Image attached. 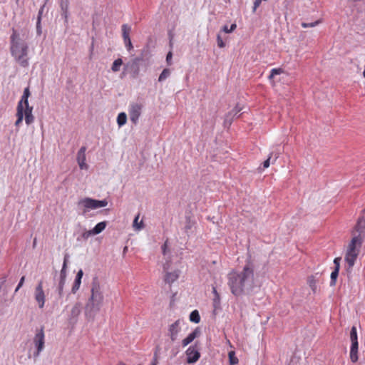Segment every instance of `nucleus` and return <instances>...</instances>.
I'll use <instances>...</instances> for the list:
<instances>
[{
    "label": "nucleus",
    "mask_w": 365,
    "mask_h": 365,
    "mask_svg": "<svg viewBox=\"0 0 365 365\" xmlns=\"http://www.w3.org/2000/svg\"><path fill=\"white\" fill-rule=\"evenodd\" d=\"M30 91L29 88L27 87L24 89L23 96H21V100L19 101L17 106H21L24 108V106H28L29 105V97L30 96Z\"/></svg>",
    "instance_id": "obj_16"
},
{
    "label": "nucleus",
    "mask_w": 365,
    "mask_h": 365,
    "mask_svg": "<svg viewBox=\"0 0 365 365\" xmlns=\"http://www.w3.org/2000/svg\"><path fill=\"white\" fill-rule=\"evenodd\" d=\"M340 258H335L334 260V263L335 264V268H338L339 270L340 264H339Z\"/></svg>",
    "instance_id": "obj_51"
},
{
    "label": "nucleus",
    "mask_w": 365,
    "mask_h": 365,
    "mask_svg": "<svg viewBox=\"0 0 365 365\" xmlns=\"http://www.w3.org/2000/svg\"><path fill=\"white\" fill-rule=\"evenodd\" d=\"M126 49L130 51L133 48L130 38H128L123 41Z\"/></svg>",
    "instance_id": "obj_40"
},
{
    "label": "nucleus",
    "mask_w": 365,
    "mask_h": 365,
    "mask_svg": "<svg viewBox=\"0 0 365 365\" xmlns=\"http://www.w3.org/2000/svg\"><path fill=\"white\" fill-rule=\"evenodd\" d=\"M172 57H173V53L171 51H169L166 56V62L168 65H171L172 64Z\"/></svg>",
    "instance_id": "obj_46"
},
{
    "label": "nucleus",
    "mask_w": 365,
    "mask_h": 365,
    "mask_svg": "<svg viewBox=\"0 0 365 365\" xmlns=\"http://www.w3.org/2000/svg\"><path fill=\"white\" fill-rule=\"evenodd\" d=\"M33 344L35 347V351H34L32 356L34 359H36L45 347V334L43 327L36 329L35 336L33 339Z\"/></svg>",
    "instance_id": "obj_6"
},
{
    "label": "nucleus",
    "mask_w": 365,
    "mask_h": 365,
    "mask_svg": "<svg viewBox=\"0 0 365 365\" xmlns=\"http://www.w3.org/2000/svg\"><path fill=\"white\" fill-rule=\"evenodd\" d=\"M151 365H156V363H155V362H153V363L151 364Z\"/></svg>",
    "instance_id": "obj_56"
},
{
    "label": "nucleus",
    "mask_w": 365,
    "mask_h": 365,
    "mask_svg": "<svg viewBox=\"0 0 365 365\" xmlns=\"http://www.w3.org/2000/svg\"><path fill=\"white\" fill-rule=\"evenodd\" d=\"M179 277V273L178 271H174L172 272H167L165 277V281L167 283H173L176 281Z\"/></svg>",
    "instance_id": "obj_19"
},
{
    "label": "nucleus",
    "mask_w": 365,
    "mask_h": 365,
    "mask_svg": "<svg viewBox=\"0 0 365 365\" xmlns=\"http://www.w3.org/2000/svg\"><path fill=\"white\" fill-rule=\"evenodd\" d=\"M272 153H274L273 156H272V159H273L272 163H273L279 158L280 152H279V150H274Z\"/></svg>",
    "instance_id": "obj_47"
},
{
    "label": "nucleus",
    "mask_w": 365,
    "mask_h": 365,
    "mask_svg": "<svg viewBox=\"0 0 365 365\" xmlns=\"http://www.w3.org/2000/svg\"><path fill=\"white\" fill-rule=\"evenodd\" d=\"M104 300V296L97 277L93 279L91 295L84 307V316L90 322L93 321L99 312Z\"/></svg>",
    "instance_id": "obj_4"
},
{
    "label": "nucleus",
    "mask_w": 365,
    "mask_h": 365,
    "mask_svg": "<svg viewBox=\"0 0 365 365\" xmlns=\"http://www.w3.org/2000/svg\"><path fill=\"white\" fill-rule=\"evenodd\" d=\"M81 281L75 279L71 291L73 294H75L78 289L81 286Z\"/></svg>",
    "instance_id": "obj_37"
},
{
    "label": "nucleus",
    "mask_w": 365,
    "mask_h": 365,
    "mask_svg": "<svg viewBox=\"0 0 365 365\" xmlns=\"http://www.w3.org/2000/svg\"><path fill=\"white\" fill-rule=\"evenodd\" d=\"M131 31V28L127 24H123L122 26V33H123V41L128 38H130L129 34Z\"/></svg>",
    "instance_id": "obj_25"
},
{
    "label": "nucleus",
    "mask_w": 365,
    "mask_h": 365,
    "mask_svg": "<svg viewBox=\"0 0 365 365\" xmlns=\"http://www.w3.org/2000/svg\"><path fill=\"white\" fill-rule=\"evenodd\" d=\"M20 288L21 287H19V284H18L16 288V289H15V292H18Z\"/></svg>",
    "instance_id": "obj_54"
},
{
    "label": "nucleus",
    "mask_w": 365,
    "mask_h": 365,
    "mask_svg": "<svg viewBox=\"0 0 365 365\" xmlns=\"http://www.w3.org/2000/svg\"><path fill=\"white\" fill-rule=\"evenodd\" d=\"M127 251V247L124 248V252Z\"/></svg>",
    "instance_id": "obj_57"
},
{
    "label": "nucleus",
    "mask_w": 365,
    "mask_h": 365,
    "mask_svg": "<svg viewBox=\"0 0 365 365\" xmlns=\"http://www.w3.org/2000/svg\"><path fill=\"white\" fill-rule=\"evenodd\" d=\"M339 271L338 268H335L332 272L331 273V281H330V286H334L336 284V281L337 279V277L339 275Z\"/></svg>",
    "instance_id": "obj_27"
},
{
    "label": "nucleus",
    "mask_w": 365,
    "mask_h": 365,
    "mask_svg": "<svg viewBox=\"0 0 365 365\" xmlns=\"http://www.w3.org/2000/svg\"><path fill=\"white\" fill-rule=\"evenodd\" d=\"M108 205L106 200H98L90 197H85L78 202V207L82 208L83 215L92 210L106 207Z\"/></svg>",
    "instance_id": "obj_5"
},
{
    "label": "nucleus",
    "mask_w": 365,
    "mask_h": 365,
    "mask_svg": "<svg viewBox=\"0 0 365 365\" xmlns=\"http://www.w3.org/2000/svg\"><path fill=\"white\" fill-rule=\"evenodd\" d=\"M180 321L178 319L173 323L169 327V334L172 341H175L178 338V333L180 330Z\"/></svg>",
    "instance_id": "obj_11"
},
{
    "label": "nucleus",
    "mask_w": 365,
    "mask_h": 365,
    "mask_svg": "<svg viewBox=\"0 0 365 365\" xmlns=\"http://www.w3.org/2000/svg\"><path fill=\"white\" fill-rule=\"evenodd\" d=\"M83 275V270H82V269H80V270L78 272V273H77V274H76V279H75L81 281V279H82Z\"/></svg>",
    "instance_id": "obj_49"
},
{
    "label": "nucleus",
    "mask_w": 365,
    "mask_h": 365,
    "mask_svg": "<svg viewBox=\"0 0 365 365\" xmlns=\"http://www.w3.org/2000/svg\"><path fill=\"white\" fill-rule=\"evenodd\" d=\"M66 272L60 273L58 282L56 284V291L57 292L60 298L63 295V287L66 282Z\"/></svg>",
    "instance_id": "obj_12"
},
{
    "label": "nucleus",
    "mask_w": 365,
    "mask_h": 365,
    "mask_svg": "<svg viewBox=\"0 0 365 365\" xmlns=\"http://www.w3.org/2000/svg\"><path fill=\"white\" fill-rule=\"evenodd\" d=\"M29 358H31V354H29Z\"/></svg>",
    "instance_id": "obj_58"
},
{
    "label": "nucleus",
    "mask_w": 365,
    "mask_h": 365,
    "mask_svg": "<svg viewBox=\"0 0 365 365\" xmlns=\"http://www.w3.org/2000/svg\"><path fill=\"white\" fill-rule=\"evenodd\" d=\"M127 122V115L125 113H120L117 117V123L119 127L124 125Z\"/></svg>",
    "instance_id": "obj_21"
},
{
    "label": "nucleus",
    "mask_w": 365,
    "mask_h": 365,
    "mask_svg": "<svg viewBox=\"0 0 365 365\" xmlns=\"http://www.w3.org/2000/svg\"><path fill=\"white\" fill-rule=\"evenodd\" d=\"M165 262L163 264V270L165 272H166L167 270H168L170 269V259H171V256H168L167 257H164Z\"/></svg>",
    "instance_id": "obj_35"
},
{
    "label": "nucleus",
    "mask_w": 365,
    "mask_h": 365,
    "mask_svg": "<svg viewBox=\"0 0 365 365\" xmlns=\"http://www.w3.org/2000/svg\"><path fill=\"white\" fill-rule=\"evenodd\" d=\"M139 217H140V215L138 214L135 216V217L133 220V226L134 229L136 230H140L144 227L143 220H141L140 222H138Z\"/></svg>",
    "instance_id": "obj_23"
},
{
    "label": "nucleus",
    "mask_w": 365,
    "mask_h": 365,
    "mask_svg": "<svg viewBox=\"0 0 365 365\" xmlns=\"http://www.w3.org/2000/svg\"><path fill=\"white\" fill-rule=\"evenodd\" d=\"M86 147H81L78 152V155H86Z\"/></svg>",
    "instance_id": "obj_50"
},
{
    "label": "nucleus",
    "mask_w": 365,
    "mask_h": 365,
    "mask_svg": "<svg viewBox=\"0 0 365 365\" xmlns=\"http://www.w3.org/2000/svg\"><path fill=\"white\" fill-rule=\"evenodd\" d=\"M24 281H25V277L23 276L21 279H20V281L19 282V287H21L24 283Z\"/></svg>",
    "instance_id": "obj_52"
},
{
    "label": "nucleus",
    "mask_w": 365,
    "mask_h": 365,
    "mask_svg": "<svg viewBox=\"0 0 365 365\" xmlns=\"http://www.w3.org/2000/svg\"><path fill=\"white\" fill-rule=\"evenodd\" d=\"M190 320L192 322L197 324L200 321V316L197 310L192 311L190 314Z\"/></svg>",
    "instance_id": "obj_24"
},
{
    "label": "nucleus",
    "mask_w": 365,
    "mask_h": 365,
    "mask_svg": "<svg viewBox=\"0 0 365 365\" xmlns=\"http://www.w3.org/2000/svg\"><path fill=\"white\" fill-rule=\"evenodd\" d=\"M282 72V71L280 68H273L271 71V73L269 75V78H273L275 75L280 74Z\"/></svg>",
    "instance_id": "obj_42"
},
{
    "label": "nucleus",
    "mask_w": 365,
    "mask_h": 365,
    "mask_svg": "<svg viewBox=\"0 0 365 365\" xmlns=\"http://www.w3.org/2000/svg\"><path fill=\"white\" fill-rule=\"evenodd\" d=\"M242 110V108L240 107V106H236V107L230 112L229 114L226 116L225 121H227L229 120V117L230 115L236 116L237 115L238 113Z\"/></svg>",
    "instance_id": "obj_34"
},
{
    "label": "nucleus",
    "mask_w": 365,
    "mask_h": 365,
    "mask_svg": "<svg viewBox=\"0 0 365 365\" xmlns=\"http://www.w3.org/2000/svg\"><path fill=\"white\" fill-rule=\"evenodd\" d=\"M358 343H351L350 349V359L352 362H356L358 360Z\"/></svg>",
    "instance_id": "obj_17"
},
{
    "label": "nucleus",
    "mask_w": 365,
    "mask_h": 365,
    "mask_svg": "<svg viewBox=\"0 0 365 365\" xmlns=\"http://www.w3.org/2000/svg\"><path fill=\"white\" fill-rule=\"evenodd\" d=\"M213 307H214V314H216V312L218 309H220V296L214 297L213 299Z\"/></svg>",
    "instance_id": "obj_33"
},
{
    "label": "nucleus",
    "mask_w": 365,
    "mask_h": 365,
    "mask_svg": "<svg viewBox=\"0 0 365 365\" xmlns=\"http://www.w3.org/2000/svg\"><path fill=\"white\" fill-rule=\"evenodd\" d=\"M143 106L138 103H132L129 106L128 113L131 122L136 125L141 115Z\"/></svg>",
    "instance_id": "obj_8"
},
{
    "label": "nucleus",
    "mask_w": 365,
    "mask_h": 365,
    "mask_svg": "<svg viewBox=\"0 0 365 365\" xmlns=\"http://www.w3.org/2000/svg\"><path fill=\"white\" fill-rule=\"evenodd\" d=\"M122 64H123V61L121 58H118V59L115 60L114 62L113 63L111 70L113 72L118 71L120 70V67L122 66Z\"/></svg>",
    "instance_id": "obj_26"
},
{
    "label": "nucleus",
    "mask_w": 365,
    "mask_h": 365,
    "mask_svg": "<svg viewBox=\"0 0 365 365\" xmlns=\"http://www.w3.org/2000/svg\"><path fill=\"white\" fill-rule=\"evenodd\" d=\"M217 46L220 48H223L225 46V43H224L220 34H217Z\"/></svg>",
    "instance_id": "obj_44"
},
{
    "label": "nucleus",
    "mask_w": 365,
    "mask_h": 365,
    "mask_svg": "<svg viewBox=\"0 0 365 365\" xmlns=\"http://www.w3.org/2000/svg\"><path fill=\"white\" fill-rule=\"evenodd\" d=\"M41 11H39L37 22H36V34L38 36H41L42 34V29L41 26Z\"/></svg>",
    "instance_id": "obj_31"
},
{
    "label": "nucleus",
    "mask_w": 365,
    "mask_h": 365,
    "mask_svg": "<svg viewBox=\"0 0 365 365\" xmlns=\"http://www.w3.org/2000/svg\"><path fill=\"white\" fill-rule=\"evenodd\" d=\"M77 162L79 165V168L81 170L88 169V165L86 163V155H77Z\"/></svg>",
    "instance_id": "obj_22"
},
{
    "label": "nucleus",
    "mask_w": 365,
    "mask_h": 365,
    "mask_svg": "<svg viewBox=\"0 0 365 365\" xmlns=\"http://www.w3.org/2000/svg\"><path fill=\"white\" fill-rule=\"evenodd\" d=\"M234 352L231 351L229 353L230 361L231 364H235L238 362V360L236 357H235Z\"/></svg>",
    "instance_id": "obj_41"
},
{
    "label": "nucleus",
    "mask_w": 365,
    "mask_h": 365,
    "mask_svg": "<svg viewBox=\"0 0 365 365\" xmlns=\"http://www.w3.org/2000/svg\"><path fill=\"white\" fill-rule=\"evenodd\" d=\"M68 257H69L68 255L66 254L65 256H64V259H63V263L62 269H61L60 273H63V272H66L67 262H68Z\"/></svg>",
    "instance_id": "obj_39"
},
{
    "label": "nucleus",
    "mask_w": 365,
    "mask_h": 365,
    "mask_svg": "<svg viewBox=\"0 0 365 365\" xmlns=\"http://www.w3.org/2000/svg\"><path fill=\"white\" fill-rule=\"evenodd\" d=\"M308 284L314 293L317 292V280L314 277L312 276L308 279Z\"/></svg>",
    "instance_id": "obj_29"
},
{
    "label": "nucleus",
    "mask_w": 365,
    "mask_h": 365,
    "mask_svg": "<svg viewBox=\"0 0 365 365\" xmlns=\"http://www.w3.org/2000/svg\"><path fill=\"white\" fill-rule=\"evenodd\" d=\"M91 235H94L92 230H88L83 232L81 236L83 239L87 240Z\"/></svg>",
    "instance_id": "obj_45"
},
{
    "label": "nucleus",
    "mask_w": 365,
    "mask_h": 365,
    "mask_svg": "<svg viewBox=\"0 0 365 365\" xmlns=\"http://www.w3.org/2000/svg\"><path fill=\"white\" fill-rule=\"evenodd\" d=\"M273 154H274V153H270L268 158L265 161H264V163H263L264 168H267L269 166L270 160H271V159H272Z\"/></svg>",
    "instance_id": "obj_43"
},
{
    "label": "nucleus",
    "mask_w": 365,
    "mask_h": 365,
    "mask_svg": "<svg viewBox=\"0 0 365 365\" xmlns=\"http://www.w3.org/2000/svg\"><path fill=\"white\" fill-rule=\"evenodd\" d=\"M138 58H135L134 59L131 63H128L125 65V67L127 68H128L130 66H137L138 65Z\"/></svg>",
    "instance_id": "obj_48"
},
{
    "label": "nucleus",
    "mask_w": 365,
    "mask_h": 365,
    "mask_svg": "<svg viewBox=\"0 0 365 365\" xmlns=\"http://www.w3.org/2000/svg\"><path fill=\"white\" fill-rule=\"evenodd\" d=\"M212 293L214 294L215 297L220 296V294H218V292L215 287H212Z\"/></svg>",
    "instance_id": "obj_53"
},
{
    "label": "nucleus",
    "mask_w": 365,
    "mask_h": 365,
    "mask_svg": "<svg viewBox=\"0 0 365 365\" xmlns=\"http://www.w3.org/2000/svg\"><path fill=\"white\" fill-rule=\"evenodd\" d=\"M228 285L235 296L250 294L257 287L253 266L246 264L241 271H232L227 275Z\"/></svg>",
    "instance_id": "obj_1"
},
{
    "label": "nucleus",
    "mask_w": 365,
    "mask_h": 365,
    "mask_svg": "<svg viewBox=\"0 0 365 365\" xmlns=\"http://www.w3.org/2000/svg\"><path fill=\"white\" fill-rule=\"evenodd\" d=\"M319 23H320V21L318 20V21H314L312 23L302 22L301 25L303 28L314 27V26H317Z\"/></svg>",
    "instance_id": "obj_38"
},
{
    "label": "nucleus",
    "mask_w": 365,
    "mask_h": 365,
    "mask_svg": "<svg viewBox=\"0 0 365 365\" xmlns=\"http://www.w3.org/2000/svg\"><path fill=\"white\" fill-rule=\"evenodd\" d=\"M106 227V222H101L98 223L91 230L94 235L100 234Z\"/></svg>",
    "instance_id": "obj_20"
},
{
    "label": "nucleus",
    "mask_w": 365,
    "mask_h": 365,
    "mask_svg": "<svg viewBox=\"0 0 365 365\" xmlns=\"http://www.w3.org/2000/svg\"><path fill=\"white\" fill-rule=\"evenodd\" d=\"M200 334V330L199 328H196L193 331L190 333L188 336L182 341V346L185 347L190 344L196 337Z\"/></svg>",
    "instance_id": "obj_14"
},
{
    "label": "nucleus",
    "mask_w": 365,
    "mask_h": 365,
    "mask_svg": "<svg viewBox=\"0 0 365 365\" xmlns=\"http://www.w3.org/2000/svg\"><path fill=\"white\" fill-rule=\"evenodd\" d=\"M190 225H187L185 226V229L187 230V229H190Z\"/></svg>",
    "instance_id": "obj_55"
},
{
    "label": "nucleus",
    "mask_w": 365,
    "mask_h": 365,
    "mask_svg": "<svg viewBox=\"0 0 365 365\" xmlns=\"http://www.w3.org/2000/svg\"><path fill=\"white\" fill-rule=\"evenodd\" d=\"M68 6H69V1L68 0H60V7L61 11V16L64 19V21L66 24H68Z\"/></svg>",
    "instance_id": "obj_13"
},
{
    "label": "nucleus",
    "mask_w": 365,
    "mask_h": 365,
    "mask_svg": "<svg viewBox=\"0 0 365 365\" xmlns=\"http://www.w3.org/2000/svg\"><path fill=\"white\" fill-rule=\"evenodd\" d=\"M236 27L237 25L235 24H232L230 28L228 26L225 25L222 27V31L226 34H229L232 32L236 29Z\"/></svg>",
    "instance_id": "obj_36"
},
{
    "label": "nucleus",
    "mask_w": 365,
    "mask_h": 365,
    "mask_svg": "<svg viewBox=\"0 0 365 365\" xmlns=\"http://www.w3.org/2000/svg\"><path fill=\"white\" fill-rule=\"evenodd\" d=\"M29 38V33L24 31L19 33L15 29H13L12 34L11 35V54L14 58L15 61L22 67H27L29 66V45L26 40Z\"/></svg>",
    "instance_id": "obj_2"
},
{
    "label": "nucleus",
    "mask_w": 365,
    "mask_h": 365,
    "mask_svg": "<svg viewBox=\"0 0 365 365\" xmlns=\"http://www.w3.org/2000/svg\"><path fill=\"white\" fill-rule=\"evenodd\" d=\"M365 232V210L362 211L359 217L354 231V237L349 245L345 256V261L348 264L347 272H351L355 263L362 243L361 235Z\"/></svg>",
    "instance_id": "obj_3"
},
{
    "label": "nucleus",
    "mask_w": 365,
    "mask_h": 365,
    "mask_svg": "<svg viewBox=\"0 0 365 365\" xmlns=\"http://www.w3.org/2000/svg\"><path fill=\"white\" fill-rule=\"evenodd\" d=\"M170 69H168V68L163 69V71H162V73H160V75L158 78V81L162 82V81H165L170 76Z\"/></svg>",
    "instance_id": "obj_28"
},
{
    "label": "nucleus",
    "mask_w": 365,
    "mask_h": 365,
    "mask_svg": "<svg viewBox=\"0 0 365 365\" xmlns=\"http://www.w3.org/2000/svg\"><path fill=\"white\" fill-rule=\"evenodd\" d=\"M168 240H166L162 246V252H163L164 257H167L168 256H171V252L168 249Z\"/></svg>",
    "instance_id": "obj_32"
},
{
    "label": "nucleus",
    "mask_w": 365,
    "mask_h": 365,
    "mask_svg": "<svg viewBox=\"0 0 365 365\" xmlns=\"http://www.w3.org/2000/svg\"><path fill=\"white\" fill-rule=\"evenodd\" d=\"M34 299L38 304V308L42 309L44 307L46 301V295L43 289V282H38L34 291Z\"/></svg>",
    "instance_id": "obj_9"
},
{
    "label": "nucleus",
    "mask_w": 365,
    "mask_h": 365,
    "mask_svg": "<svg viewBox=\"0 0 365 365\" xmlns=\"http://www.w3.org/2000/svg\"><path fill=\"white\" fill-rule=\"evenodd\" d=\"M120 365H125L124 364H120Z\"/></svg>",
    "instance_id": "obj_59"
},
{
    "label": "nucleus",
    "mask_w": 365,
    "mask_h": 365,
    "mask_svg": "<svg viewBox=\"0 0 365 365\" xmlns=\"http://www.w3.org/2000/svg\"><path fill=\"white\" fill-rule=\"evenodd\" d=\"M82 309V304L80 302H76L71 306L67 314V320L70 324L75 325L78 322Z\"/></svg>",
    "instance_id": "obj_7"
},
{
    "label": "nucleus",
    "mask_w": 365,
    "mask_h": 365,
    "mask_svg": "<svg viewBox=\"0 0 365 365\" xmlns=\"http://www.w3.org/2000/svg\"><path fill=\"white\" fill-rule=\"evenodd\" d=\"M16 117H17V119L15 122V125L16 127H18L21 124L23 119H24V107H22L21 105L17 106Z\"/></svg>",
    "instance_id": "obj_18"
},
{
    "label": "nucleus",
    "mask_w": 365,
    "mask_h": 365,
    "mask_svg": "<svg viewBox=\"0 0 365 365\" xmlns=\"http://www.w3.org/2000/svg\"><path fill=\"white\" fill-rule=\"evenodd\" d=\"M33 107L24 106V117H25V122L27 125L31 124L34 120V117L32 114Z\"/></svg>",
    "instance_id": "obj_15"
},
{
    "label": "nucleus",
    "mask_w": 365,
    "mask_h": 365,
    "mask_svg": "<svg viewBox=\"0 0 365 365\" xmlns=\"http://www.w3.org/2000/svg\"><path fill=\"white\" fill-rule=\"evenodd\" d=\"M350 340L351 343H358L356 328L353 327L350 331Z\"/></svg>",
    "instance_id": "obj_30"
},
{
    "label": "nucleus",
    "mask_w": 365,
    "mask_h": 365,
    "mask_svg": "<svg viewBox=\"0 0 365 365\" xmlns=\"http://www.w3.org/2000/svg\"><path fill=\"white\" fill-rule=\"evenodd\" d=\"M187 361L189 364L196 362L200 357V354L197 348V343L193 346H190L186 350Z\"/></svg>",
    "instance_id": "obj_10"
}]
</instances>
